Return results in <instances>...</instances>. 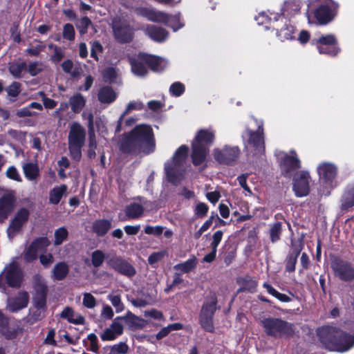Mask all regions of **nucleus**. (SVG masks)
Instances as JSON below:
<instances>
[{"mask_svg": "<svg viewBox=\"0 0 354 354\" xmlns=\"http://www.w3.org/2000/svg\"><path fill=\"white\" fill-rule=\"evenodd\" d=\"M156 144L151 127L147 124L136 126L129 133L124 136L120 145L124 153L145 154L152 153Z\"/></svg>", "mask_w": 354, "mask_h": 354, "instance_id": "f257e3e1", "label": "nucleus"}, {"mask_svg": "<svg viewBox=\"0 0 354 354\" xmlns=\"http://www.w3.org/2000/svg\"><path fill=\"white\" fill-rule=\"evenodd\" d=\"M319 339L330 351L345 352L354 346V336L333 326H323L317 330Z\"/></svg>", "mask_w": 354, "mask_h": 354, "instance_id": "f03ea898", "label": "nucleus"}, {"mask_svg": "<svg viewBox=\"0 0 354 354\" xmlns=\"http://www.w3.org/2000/svg\"><path fill=\"white\" fill-rule=\"evenodd\" d=\"M339 4L333 0H310L307 10V17L310 23V14L314 15L320 25H326L331 21L337 15Z\"/></svg>", "mask_w": 354, "mask_h": 354, "instance_id": "7ed1b4c3", "label": "nucleus"}, {"mask_svg": "<svg viewBox=\"0 0 354 354\" xmlns=\"http://www.w3.org/2000/svg\"><path fill=\"white\" fill-rule=\"evenodd\" d=\"M188 147L181 145L175 152L172 159L165 166L167 180L174 185L178 184L185 174V162L187 157Z\"/></svg>", "mask_w": 354, "mask_h": 354, "instance_id": "20e7f679", "label": "nucleus"}, {"mask_svg": "<svg viewBox=\"0 0 354 354\" xmlns=\"http://www.w3.org/2000/svg\"><path fill=\"white\" fill-rule=\"evenodd\" d=\"M214 139V132L209 129L200 130L192 142V162L195 166L201 165L209 153L207 145Z\"/></svg>", "mask_w": 354, "mask_h": 354, "instance_id": "39448f33", "label": "nucleus"}, {"mask_svg": "<svg viewBox=\"0 0 354 354\" xmlns=\"http://www.w3.org/2000/svg\"><path fill=\"white\" fill-rule=\"evenodd\" d=\"M86 131L78 122H73L68 133V144L72 159L79 162L82 158V147L85 142Z\"/></svg>", "mask_w": 354, "mask_h": 354, "instance_id": "423d86ee", "label": "nucleus"}, {"mask_svg": "<svg viewBox=\"0 0 354 354\" xmlns=\"http://www.w3.org/2000/svg\"><path fill=\"white\" fill-rule=\"evenodd\" d=\"M261 324L268 336L281 337L291 335L294 332L292 324L277 318H266Z\"/></svg>", "mask_w": 354, "mask_h": 354, "instance_id": "0eeeda50", "label": "nucleus"}, {"mask_svg": "<svg viewBox=\"0 0 354 354\" xmlns=\"http://www.w3.org/2000/svg\"><path fill=\"white\" fill-rule=\"evenodd\" d=\"M263 122H258V129L257 131H252L247 129L242 137L245 142V147L251 149L254 154H261L264 151V140L263 137Z\"/></svg>", "mask_w": 354, "mask_h": 354, "instance_id": "6e6552de", "label": "nucleus"}, {"mask_svg": "<svg viewBox=\"0 0 354 354\" xmlns=\"http://www.w3.org/2000/svg\"><path fill=\"white\" fill-rule=\"evenodd\" d=\"M278 158L281 172L286 177H290L295 170L301 167V161L295 150H290L289 153L280 152Z\"/></svg>", "mask_w": 354, "mask_h": 354, "instance_id": "1a4fd4ad", "label": "nucleus"}, {"mask_svg": "<svg viewBox=\"0 0 354 354\" xmlns=\"http://www.w3.org/2000/svg\"><path fill=\"white\" fill-rule=\"evenodd\" d=\"M313 43L317 46L320 54L335 56L340 51L337 39L331 34L321 36L316 41L313 40Z\"/></svg>", "mask_w": 354, "mask_h": 354, "instance_id": "9d476101", "label": "nucleus"}, {"mask_svg": "<svg viewBox=\"0 0 354 354\" xmlns=\"http://www.w3.org/2000/svg\"><path fill=\"white\" fill-rule=\"evenodd\" d=\"M17 205L16 192L10 190L0 198V223H3L14 211Z\"/></svg>", "mask_w": 354, "mask_h": 354, "instance_id": "9b49d317", "label": "nucleus"}, {"mask_svg": "<svg viewBox=\"0 0 354 354\" xmlns=\"http://www.w3.org/2000/svg\"><path fill=\"white\" fill-rule=\"evenodd\" d=\"M337 171V167L331 163L323 162L317 167V172L320 180L330 189L337 185L335 180Z\"/></svg>", "mask_w": 354, "mask_h": 354, "instance_id": "f8f14e48", "label": "nucleus"}, {"mask_svg": "<svg viewBox=\"0 0 354 354\" xmlns=\"http://www.w3.org/2000/svg\"><path fill=\"white\" fill-rule=\"evenodd\" d=\"M310 178V174L306 171H301L294 176L293 191L297 197H303L308 194Z\"/></svg>", "mask_w": 354, "mask_h": 354, "instance_id": "ddd939ff", "label": "nucleus"}, {"mask_svg": "<svg viewBox=\"0 0 354 354\" xmlns=\"http://www.w3.org/2000/svg\"><path fill=\"white\" fill-rule=\"evenodd\" d=\"M30 216V212L25 207L20 208L11 221L7 230L8 236L10 239L13 238L19 233L23 225L27 222Z\"/></svg>", "mask_w": 354, "mask_h": 354, "instance_id": "4468645a", "label": "nucleus"}, {"mask_svg": "<svg viewBox=\"0 0 354 354\" xmlns=\"http://www.w3.org/2000/svg\"><path fill=\"white\" fill-rule=\"evenodd\" d=\"M107 263L114 270L127 277H132L136 273L133 266L121 257H113L109 259Z\"/></svg>", "mask_w": 354, "mask_h": 354, "instance_id": "2eb2a0df", "label": "nucleus"}, {"mask_svg": "<svg viewBox=\"0 0 354 354\" xmlns=\"http://www.w3.org/2000/svg\"><path fill=\"white\" fill-rule=\"evenodd\" d=\"M331 267L335 274L342 280L350 281L354 278V269L347 261L335 259L332 262Z\"/></svg>", "mask_w": 354, "mask_h": 354, "instance_id": "dca6fc26", "label": "nucleus"}, {"mask_svg": "<svg viewBox=\"0 0 354 354\" xmlns=\"http://www.w3.org/2000/svg\"><path fill=\"white\" fill-rule=\"evenodd\" d=\"M49 245L46 237H40L31 243L24 252V259L27 262H32L37 259L38 252L46 249Z\"/></svg>", "mask_w": 354, "mask_h": 354, "instance_id": "f3484780", "label": "nucleus"}, {"mask_svg": "<svg viewBox=\"0 0 354 354\" xmlns=\"http://www.w3.org/2000/svg\"><path fill=\"white\" fill-rule=\"evenodd\" d=\"M113 30L115 39L120 43L130 42L133 39V30L126 23L114 21Z\"/></svg>", "mask_w": 354, "mask_h": 354, "instance_id": "a211bd4d", "label": "nucleus"}, {"mask_svg": "<svg viewBox=\"0 0 354 354\" xmlns=\"http://www.w3.org/2000/svg\"><path fill=\"white\" fill-rule=\"evenodd\" d=\"M239 153L237 147H225L222 150L215 149L214 156L220 163L230 164L238 158Z\"/></svg>", "mask_w": 354, "mask_h": 354, "instance_id": "6ab92c4d", "label": "nucleus"}, {"mask_svg": "<svg viewBox=\"0 0 354 354\" xmlns=\"http://www.w3.org/2000/svg\"><path fill=\"white\" fill-rule=\"evenodd\" d=\"M133 12L138 16L145 17L153 22L164 21L167 18L166 12L146 7H136L133 9Z\"/></svg>", "mask_w": 354, "mask_h": 354, "instance_id": "aec40b11", "label": "nucleus"}, {"mask_svg": "<svg viewBox=\"0 0 354 354\" xmlns=\"http://www.w3.org/2000/svg\"><path fill=\"white\" fill-rule=\"evenodd\" d=\"M140 59L154 72L162 71L167 66V61L159 57L140 53Z\"/></svg>", "mask_w": 354, "mask_h": 354, "instance_id": "412c9836", "label": "nucleus"}, {"mask_svg": "<svg viewBox=\"0 0 354 354\" xmlns=\"http://www.w3.org/2000/svg\"><path fill=\"white\" fill-rule=\"evenodd\" d=\"M28 304V295L26 292H22L15 298L8 300V308L11 312H17L27 306Z\"/></svg>", "mask_w": 354, "mask_h": 354, "instance_id": "4be33fe9", "label": "nucleus"}, {"mask_svg": "<svg viewBox=\"0 0 354 354\" xmlns=\"http://www.w3.org/2000/svg\"><path fill=\"white\" fill-rule=\"evenodd\" d=\"M145 32L152 40L157 42H162L168 37V32L165 29L154 25H148Z\"/></svg>", "mask_w": 354, "mask_h": 354, "instance_id": "5701e85b", "label": "nucleus"}, {"mask_svg": "<svg viewBox=\"0 0 354 354\" xmlns=\"http://www.w3.org/2000/svg\"><path fill=\"white\" fill-rule=\"evenodd\" d=\"M118 94L109 86H104L100 88L97 93V99L102 104H110L117 98Z\"/></svg>", "mask_w": 354, "mask_h": 354, "instance_id": "b1692460", "label": "nucleus"}, {"mask_svg": "<svg viewBox=\"0 0 354 354\" xmlns=\"http://www.w3.org/2000/svg\"><path fill=\"white\" fill-rule=\"evenodd\" d=\"M112 227V221L108 219H97L93 223L92 229L98 236H104Z\"/></svg>", "mask_w": 354, "mask_h": 354, "instance_id": "393cba45", "label": "nucleus"}, {"mask_svg": "<svg viewBox=\"0 0 354 354\" xmlns=\"http://www.w3.org/2000/svg\"><path fill=\"white\" fill-rule=\"evenodd\" d=\"M60 317L74 324H84L85 319L80 314L75 313L72 308L66 307L60 314Z\"/></svg>", "mask_w": 354, "mask_h": 354, "instance_id": "a878e982", "label": "nucleus"}, {"mask_svg": "<svg viewBox=\"0 0 354 354\" xmlns=\"http://www.w3.org/2000/svg\"><path fill=\"white\" fill-rule=\"evenodd\" d=\"M145 64V61L140 59V54L137 58H130L131 71L138 77H144L147 73V69Z\"/></svg>", "mask_w": 354, "mask_h": 354, "instance_id": "bb28decb", "label": "nucleus"}, {"mask_svg": "<svg viewBox=\"0 0 354 354\" xmlns=\"http://www.w3.org/2000/svg\"><path fill=\"white\" fill-rule=\"evenodd\" d=\"M301 8V3L299 0H287L282 8V15L289 17L295 15Z\"/></svg>", "mask_w": 354, "mask_h": 354, "instance_id": "cd10ccee", "label": "nucleus"}, {"mask_svg": "<svg viewBox=\"0 0 354 354\" xmlns=\"http://www.w3.org/2000/svg\"><path fill=\"white\" fill-rule=\"evenodd\" d=\"M68 272V265L64 261H61L54 266L52 271V277L54 280L61 281L66 277Z\"/></svg>", "mask_w": 354, "mask_h": 354, "instance_id": "c85d7f7f", "label": "nucleus"}, {"mask_svg": "<svg viewBox=\"0 0 354 354\" xmlns=\"http://www.w3.org/2000/svg\"><path fill=\"white\" fill-rule=\"evenodd\" d=\"M217 299L215 295H211L205 299L201 310V314L214 316L217 309Z\"/></svg>", "mask_w": 354, "mask_h": 354, "instance_id": "c756f323", "label": "nucleus"}, {"mask_svg": "<svg viewBox=\"0 0 354 354\" xmlns=\"http://www.w3.org/2000/svg\"><path fill=\"white\" fill-rule=\"evenodd\" d=\"M86 99L81 94L76 93L69 99V104L73 113H80L84 107Z\"/></svg>", "mask_w": 354, "mask_h": 354, "instance_id": "7c9ffc66", "label": "nucleus"}, {"mask_svg": "<svg viewBox=\"0 0 354 354\" xmlns=\"http://www.w3.org/2000/svg\"><path fill=\"white\" fill-rule=\"evenodd\" d=\"M67 191V186L66 185H61L53 188L49 192V203L53 205H57L62 196Z\"/></svg>", "mask_w": 354, "mask_h": 354, "instance_id": "2f4dec72", "label": "nucleus"}, {"mask_svg": "<svg viewBox=\"0 0 354 354\" xmlns=\"http://www.w3.org/2000/svg\"><path fill=\"white\" fill-rule=\"evenodd\" d=\"M197 265V259L195 256L191 257L185 262L176 264L174 266V269L181 273H188L194 270Z\"/></svg>", "mask_w": 354, "mask_h": 354, "instance_id": "473e14b6", "label": "nucleus"}, {"mask_svg": "<svg viewBox=\"0 0 354 354\" xmlns=\"http://www.w3.org/2000/svg\"><path fill=\"white\" fill-rule=\"evenodd\" d=\"M301 250L300 246H292V250L286 259V269L288 272L295 271L297 257L300 254Z\"/></svg>", "mask_w": 354, "mask_h": 354, "instance_id": "72a5a7b5", "label": "nucleus"}, {"mask_svg": "<svg viewBox=\"0 0 354 354\" xmlns=\"http://www.w3.org/2000/svg\"><path fill=\"white\" fill-rule=\"evenodd\" d=\"M27 68V64L25 62H14L8 64V71L10 73L17 79L22 77L23 73Z\"/></svg>", "mask_w": 354, "mask_h": 354, "instance_id": "f704fd0d", "label": "nucleus"}, {"mask_svg": "<svg viewBox=\"0 0 354 354\" xmlns=\"http://www.w3.org/2000/svg\"><path fill=\"white\" fill-rule=\"evenodd\" d=\"M167 18L164 21H158L159 23H163L171 27L174 31H176L184 26L180 21V13L171 15L166 13Z\"/></svg>", "mask_w": 354, "mask_h": 354, "instance_id": "c9c22d12", "label": "nucleus"}, {"mask_svg": "<svg viewBox=\"0 0 354 354\" xmlns=\"http://www.w3.org/2000/svg\"><path fill=\"white\" fill-rule=\"evenodd\" d=\"M144 212V207L139 203H132L127 206L125 212L129 218H137L141 216Z\"/></svg>", "mask_w": 354, "mask_h": 354, "instance_id": "e433bc0d", "label": "nucleus"}, {"mask_svg": "<svg viewBox=\"0 0 354 354\" xmlns=\"http://www.w3.org/2000/svg\"><path fill=\"white\" fill-rule=\"evenodd\" d=\"M107 299L115 308L116 313H121L124 310V305L122 301L121 295L118 291H113L108 295Z\"/></svg>", "mask_w": 354, "mask_h": 354, "instance_id": "4c0bfd02", "label": "nucleus"}, {"mask_svg": "<svg viewBox=\"0 0 354 354\" xmlns=\"http://www.w3.org/2000/svg\"><path fill=\"white\" fill-rule=\"evenodd\" d=\"M23 170L26 178L30 180L36 179L39 176V170L37 164L26 163L23 165Z\"/></svg>", "mask_w": 354, "mask_h": 354, "instance_id": "58836bf2", "label": "nucleus"}, {"mask_svg": "<svg viewBox=\"0 0 354 354\" xmlns=\"http://www.w3.org/2000/svg\"><path fill=\"white\" fill-rule=\"evenodd\" d=\"M354 205V187L348 188L342 198V209H347Z\"/></svg>", "mask_w": 354, "mask_h": 354, "instance_id": "ea45409f", "label": "nucleus"}, {"mask_svg": "<svg viewBox=\"0 0 354 354\" xmlns=\"http://www.w3.org/2000/svg\"><path fill=\"white\" fill-rule=\"evenodd\" d=\"M144 107V105L143 104L140 102V101H133V102H130L127 107H126V109L125 111H124V113L121 115V116L120 117L119 120H118V127H117V129H116V131H119L120 130V125H121V123H122V121L124 118V117L127 115L128 113H129L131 111H133V110H142Z\"/></svg>", "mask_w": 354, "mask_h": 354, "instance_id": "a19ab883", "label": "nucleus"}, {"mask_svg": "<svg viewBox=\"0 0 354 354\" xmlns=\"http://www.w3.org/2000/svg\"><path fill=\"white\" fill-rule=\"evenodd\" d=\"M21 84L18 82H13L10 85H9L6 91L8 93V100L11 102H14L16 101L17 97L21 92Z\"/></svg>", "mask_w": 354, "mask_h": 354, "instance_id": "79ce46f5", "label": "nucleus"}, {"mask_svg": "<svg viewBox=\"0 0 354 354\" xmlns=\"http://www.w3.org/2000/svg\"><path fill=\"white\" fill-rule=\"evenodd\" d=\"M34 295L46 296L47 294V286L45 281L39 277H36L34 283Z\"/></svg>", "mask_w": 354, "mask_h": 354, "instance_id": "37998d69", "label": "nucleus"}, {"mask_svg": "<svg viewBox=\"0 0 354 354\" xmlns=\"http://www.w3.org/2000/svg\"><path fill=\"white\" fill-rule=\"evenodd\" d=\"M92 24L91 20L86 16L82 17L75 24V27L81 35L88 32V27Z\"/></svg>", "mask_w": 354, "mask_h": 354, "instance_id": "c03bdc74", "label": "nucleus"}, {"mask_svg": "<svg viewBox=\"0 0 354 354\" xmlns=\"http://www.w3.org/2000/svg\"><path fill=\"white\" fill-rule=\"evenodd\" d=\"M213 317L212 315L201 314L199 315V322L203 328L208 332L213 331Z\"/></svg>", "mask_w": 354, "mask_h": 354, "instance_id": "a18cd8bd", "label": "nucleus"}, {"mask_svg": "<svg viewBox=\"0 0 354 354\" xmlns=\"http://www.w3.org/2000/svg\"><path fill=\"white\" fill-rule=\"evenodd\" d=\"M263 287L265 288L267 292L272 295L273 297L278 299L279 301L283 302H288L290 300V297L285 294L281 293L275 290L271 285L268 283H264Z\"/></svg>", "mask_w": 354, "mask_h": 354, "instance_id": "49530a36", "label": "nucleus"}, {"mask_svg": "<svg viewBox=\"0 0 354 354\" xmlns=\"http://www.w3.org/2000/svg\"><path fill=\"white\" fill-rule=\"evenodd\" d=\"M129 348V346L125 342H120L110 346L107 354H127Z\"/></svg>", "mask_w": 354, "mask_h": 354, "instance_id": "de8ad7c7", "label": "nucleus"}, {"mask_svg": "<svg viewBox=\"0 0 354 354\" xmlns=\"http://www.w3.org/2000/svg\"><path fill=\"white\" fill-rule=\"evenodd\" d=\"M26 68L31 76H36L44 70V64L39 61L31 62Z\"/></svg>", "mask_w": 354, "mask_h": 354, "instance_id": "09e8293b", "label": "nucleus"}, {"mask_svg": "<svg viewBox=\"0 0 354 354\" xmlns=\"http://www.w3.org/2000/svg\"><path fill=\"white\" fill-rule=\"evenodd\" d=\"M282 231V225L280 222L274 223L270 229V240L272 243L279 240Z\"/></svg>", "mask_w": 354, "mask_h": 354, "instance_id": "8fccbe9b", "label": "nucleus"}, {"mask_svg": "<svg viewBox=\"0 0 354 354\" xmlns=\"http://www.w3.org/2000/svg\"><path fill=\"white\" fill-rule=\"evenodd\" d=\"M88 343L84 344L86 346L87 350L91 351L93 353H97L99 350L97 337L94 333H91L87 336Z\"/></svg>", "mask_w": 354, "mask_h": 354, "instance_id": "3c124183", "label": "nucleus"}, {"mask_svg": "<svg viewBox=\"0 0 354 354\" xmlns=\"http://www.w3.org/2000/svg\"><path fill=\"white\" fill-rule=\"evenodd\" d=\"M55 241L54 244L55 245H61L64 241L66 240L68 232L66 228L62 227L58 228L55 232Z\"/></svg>", "mask_w": 354, "mask_h": 354, "instance_id": "603ef678", "label": "nucleus"}, {"mask_svg": "<svg viewBox=\"0 0 354 354\" xmlns=\"http://www.w3.org/2000/svg\"><path fill=\"white\" fill-rule=\"evenodd\" d=\"M0 333L4 335L7 339H11L14 337V333L10 331L8 328V321L0 312Z\"/></svg>", "mask_w": 354, "mask_h": 354, "instance_id": "864d4df0", "label": "nucleus"}, {"mask_svg": "<svg viewBox=\"0 0 354 354\" xmlns=\"http://www.w3.org/2000/svg\"><path fill=\"white\" fill-rule=\"evenodd\" d=\"M294 27L291 25H286L277 32L278 37L281 39H292L293 38Z\"/></svg>", "mask_w": 354, "mask_h": 354, "instance_id": "5fc2aeb1", "label": "nucleus"}, {"mask_svg": "<svg viewBox=\"0 0 354 354\" xmlns=\"http://www.w3.org/2000/svg\"><path fill=\"white\" fill-rule=\"evenodd\" d=\"M48 48L54 50L53 54L50 57V60L55 64L59 63L64 57V50L59 46L53 44H49Z\"/></svg>", "mask_w": 354, "mask_h": 354, "instance_id": "6e6d98bb", "label": "nucleus"}, {"mask_svg": "<svg viewBox=\"0 0 354 354\" xmlns=\"http://www.w3.org/2000/svg\"><path fill=\"white\" fill-rule=\"evenodd\" d=\"M33 306L37 310L46 311V296L33 295Z\"/></svg>", "mask_w": 354, "mask_h": 354, "instance_id": "4d7b16f0", "label": "nucleus"}, {"mask_svg": "<svg viewBox=\"0 0 354 354\" xmlns=\"http://www.w3.org/2000/svg\"><path fill=\"white\" fill-rule=\"evenodd\" d=\"M105 259L104 253L100 250L94 251L91 254V261L94 267H100L104 262Z\"/></svg>", "mask_w": 354, "mask_h": 354, "instance_id": "13d9d810", "label": "nucleus"}, {"mask_svg": "<svg viewBox=\"0 0 354 354\" xmlns=\"http://www.w3.org/2000/svg\"><path fill=\"white\" fill-rule=\"evenodd\" d=\"M109 328L113 330L115 334L121 335L123 333L124 326L122 317H115Z\"/></svg>", "mask_w": 354, "mask_h": 354, "instance_id": "bf43d9fd", "label": "nucleus"}, {"mask_svg": "<svg viewBox=\"0 0 354 354\" xmlns=\"http://www.w3.org/2000/svg\"><path fill=\"white\" fill-rule=\"evenodd\" d=\"M75 32L73 26L71 24H66L63 26L62 36L64 39L68 41L75 39Z\"/></svg>", "mask_w": 354, "mask_h": 354, "instance_id": "052dcab7", "label": "nucleus"}, {"mask_svg": "<svg viewBox=\"0 0 354 354\" xmlns=\"http://www.w3.org/2000/svg\"><path fill=\"white\" fill-rule=\"evenodd\" d=\"M46 45L41 41H39L35 46H30L26 50V53L30 56H38L44 50Z\"/></svg>", "mask_w": 354, "mask_h": 354, "instance_id": "680f3d73", "label": "nucleus"}, {"mask_svg": "<svg viewBox=\"0 0 354 354\" xmlns=\"http://www.w3.org/2000/svg\"><path fill=\"white\" fill-rule=\"evenodd\" d=\"M122 322L125 321L126 323L130 326H139L138 322H142L143 320L138 317L136 316L131 312H128L125 316L122 317Z\"/></svg>", "mask_w": 354, "mask_h": 354, "instance_id": "e2e57ef3", "label": "nucleus"}, {"mask_svg": "<svg viewBox=\"0 0 354 354\" xmlns=\"http://www.w3.org/2000/svg\"><path fill=\"white\" fill-rule=\"evenodd\" d=\"M208 209L209 207L205 203L199 202L194 208V214L197 217L203 218L206 216Z\"/></svg>", "mask_w": 354, "mask_h": 354, "instance_id": "0e129e2a", "label": "nucleus"}, {"mask_svg": "<svg viewBox=\"0 0 354 354\" xmlns=\"http://www.w3.org/2000/svg\"><path fill=\"white\" fill-rule=\"evenodd\" d=\"M164 229L165 227L160 225H147L145 227L144 232L147 234L158 236L163 233Z\"/></svg>", "mask_w": 354, "mask_h": 354, "instance_id": "69168bd1", "label": "nucleus"}, {"mask_svg": "<svg viewBox=\"0 0 354 354\" xmlns=\"http://www.w3.org/2000/svg\"><path fill=\"white\" fill-rule=\"evenodd\" d=\"M169 91L171 95L178 97L184 93L185 86L182 83L177 82L171 85Z\"/></svg>", "mask_w": 354, "mask_h": 354, "instance_id": "338daca9", "label": "nucleus"}, {"mask_svg": "<svg viewBox=\"0 0 354 354\" xmlns=\"http://www.w3.org/2000/svg\"><path fill=\"white\" fill-rule=\"evenodd\" d=\"M83 305L88 308H93L96 306L95 298L88 292L83 295Z\"/></svg>", "mask_w": 354, "mask_h": 354, "instance_id": "774afa93", "label": "nucleus"}]
</instances>
